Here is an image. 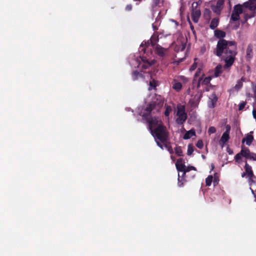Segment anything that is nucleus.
Masks as SVG:
<instances>
[{"mask_svg":"<svg viewBox=\"0 0 256 256\" xmlns=\"http://www.w3.org/2000/svg\"><path fill=\"white\" fill-rule=\"evenodd\" d=\"M158 82L154 79H152V78H151V80H150V84H149V86H150V88H149V90H155L156 89V87L158 86Z\"/></svg>","mask_w":256,"mask_h":256,"instance_id":"obj_24","label":"nucleus"},{"mask_svg":"<svg viewBox=\"0 0 256 256\" xmlns=\"http://www.w3.org/2000/svg\"><path fill=\"white\" fill-rule=\"evenodd\" d=\"M219 182V178L218 174L217 173H214V176H213V184L214 186L217 185Z\"/></svg>","mask_w":256,"mask_h":256,"instance_id":"obj_34","label":"nucleus"},{"mask_svg":"<svg viewBox=\"0 0 256 256\" xmlns=\"http://www.w3.org/2000/svg\"><path fill=\"white\" fill-rule=\"evenodd\" d=\"M194 152V148L191 144L188 145L187 154L188 156L191 155Z\"/></svg>","mask_w":256,"mask_h":256,"instance_id":"obj_36","label":"nucleus"},{"mask_svg":"<svg viewBox=\"0 0 256 256\" xmlns=\"http://www.w3.org/2000/svg\"><path fill=\"white\" fill-rule=\"evenodd\" d=\"M224 4H222V2H217L216 5L211 6V8L214 12L216 14L220 15L224 8Z\"/></svg>","mask_w":256,"mask_h":256,"instance_id":"obj_10","label":"nucleus"},{"mask_svg":"<svg viewBox=\"0 0 256 256\" xmlns=\"http://www.w3.org/2000/svg\"><path fill=\"white\" fill-rule=\"evenodd\" d=\"M182 88V84L180 82H175L172 84V88L176 92H180Z\"/></svg>","mask_w":256,"mask_h":256,"instance_id":"obj_26","label":"nucleus"},{"mask_svg":"<svg viewBox=\"0 0 256 256\" xmlns=\"http://www.w3.org/2000/svg\"><path fill=\"white\" fill-rule=\"evenodd\" d=\"M152 48L154 50L156 54L160 57L164 58L168 54V49L162 47L160 44H157L154 48Z\"/></svg>","mask_w":256,"mask_h":256,"instance_id":"obj_8","label":"nucleus"},{"mask_svg":"<svg viewBox=\"0 0 256 256\" xmlns=\"http://www.w3.org/2000/svg\"><path fill=\"white\" fill-rule=\"evenodd\" d=\"M132 9V6L131 4H128L126 7V10L128 11H130Z\"/></svg>","mask_w":256,"mask_h":256,"instance_id":"obj_46","label":"nucleus"},{"mask_svg":"<svg viewBox=\"0 0 256 256\" xmlns=\"http://www.w3.org/2000/svg\"><path fill=\"white\" fill-rule=\"evenodd\" d=\"M252 116L254 118L256 119V108L252 110Z\"/></svg>","mask_w":256,"mask_h":256,"instance_id":"obj_49","label":"nucleus"},{"mask_svg":"<svg viewBox=\"0 0 256 256\" xmlns=\"http://www.w3.org/2000/svg\"><path fill=\"white\" fill-rule=\"evenodd\" d=\"M252 46L251 44L248 45L246 49V58L250 59L253 56Z\"/></svg>","mask_w":256,"mask_h":256,"instance_id":"obj_22","label":"nucleus"},{"mask_svg":"<svg viewBox=\"0 0 256 256\" xmlns=\"http://www.w3.org/2000/svg\"><path fill=\"white\" fill-rule=\"evenodd\" d=\"M212 12L208 8H205L203 14V17L206 22H209L211 18Z\"/></svg>","mask_w":256,"mask_h":256,"instance_id":"obj_17","label":"nucleus"},{"mask_svg":"<svg viewBox=\"0 0 256 256\" xmlns=\"http://www.w3.org/2000/svg\"><path fill=\"white\" fill-rule=\"evenodd\" d=\"M132 78L134 80H138L140 78H143V75L142 73L137 70H134L132 74Z\"/></svg>","mask_w":256,"mask_h":256,"instance_id":"obj_23","label":"nucleus"},{"mask_svg":"<svg viewBox=\"0 0 256 256\" xmlns=\"http://www.w3.org/2000/svg\"><path fill=\"white\" fill-rule=\"evenodd\" d=\"M228 2L230 3V0H228Z\"/></svg>","mask_w":256,"mask_h":256,"instance_id":"obj_60","label":"nucleus"},{"mask_svg":"<svg viewBox=\"0 0 256 256\" xmlns=\"http://www.w3.org/2000/svg\"><path fill=\"white\" fill-rule=\"evenodd\" d=\"M159 40V37L158 32H154L150 40L147 42H143L140 47V51H144V53H146V48L150 44L152 48H154L156 45L158 44L157 43Z\"/></svg>","mask_w":256,"mask_h":256,"instance_id":"obj_3","label":"nucleus"},{"mask_svg":"<svg viewBox=\"0 0 256 256\" xmlns=\"http://www.w3.org/2000/svg\"><path fill=\"white\" fill-rule=\"evenodd\" d=\"M172 108L170 106H168L166 108V110L164 112V114L166 116H168L170 115V112H172Z\"/></svg>","mask_w":256,"mask_h":256,"instance_id":"obj_38","label":"nucleus"},{"mask_svg":"<svg viewBox=\"0 0 256 256\" xmlns=\"http://www.w3.org/2000/svg\"><path fill=\"white\" fill-rule=\"evenodd\" d=\"M222 66L220 64H218L216 66L214 70V76L215 77H218L222 73Z\"/></svg>","mask_w":256,"mask_h":256,"instance_id":"obj_25","label":"nucleus"},{"mask_svg":"<svg viewBox=\"0 0 256 256\" xmlns=\"http://www.w3.org/2000/svg\"><path fill=\"white\" fill-rule=\"evenodd\" d=\"M254 140V136L251 134H248L246 137L242 140V143L246 142L248 146H250Z\"/></svg>","mask_w":256,"mask_h":256,"instance_id":"obj_16","label":"nucleus"},{"mask_svg":"<svg viewBox=\"0 0 256 256\" xmlns=\"http://www.w3.org/2000/svg\"><path fill=\"white\" fill-rule=\"evenodd\" d=\"M244 7L248 8L250 10H256V5L254 2H248L244 4Z\"/></svg>","mask_w":256,"mask_h":256,"instance_id":"obj_19","label":"nucleus"},{"mask_svg":"<svg viewBox=\"0 0 256 256\" xmlns=\"http://www.w3.org/2000/svg\"><path fill=\"white\" fill-rule=\"evenodd\" d=\"M175 152L176 154L179 156H182V148L180 146H177L175 148Z\"/></svg>","mask_w":256,"mask_h":256,"instance_id":"obj_33","label":"nucleus"},{"mask_svg":"<svg viewBox=\"0 0 256 256\" xmlns=\"http://www.w3.org/2000/svg\"><path fill=\"white\" fill-rule=\"evenodd\" d=\"M151 134L156 140H158L162 143H165L168 140V132L163 124H160L154 128V130H152Z\"/></svg>","mask_w":256,"mask_h":256,"instance_id":"obj_2","label":"nucleus"},{"mask_svg":"<svg viewBox=\"0 0 256 256\" xmlns=\"http://www.w3.org/2000/svg\"><path fill=\"white\" fill-rule=\"evenodd\" d=\"M248 183L250 186H252V184H255L256 183V176L254 174V177L248 176Z\"/></svg>","mask_w":256,"mask_h":256,"instance_id":"obj_32","label":"nucleus"},{"mask_svg":"<svg viewBox=\"0 0 256 256\" xmlns=\"http://www.w3.org/2000/svg\"><path fill=\"white\" fill-rule=\"evenodd\" d=\"M205 90L206 91V92H207V91H208V90H208V88L206 86V87L205 88V90Z\"/></svg>","mask_w":256,"mask_h":256,"instance_id":"obj_55","label":"nucleus"},{"mask_svg":"<svg viewBox=\"0 0 256 256\" xmlns=\"http://www.w3.org/2000/svg\"><path fill=\"white\" fill-rule=\"evenodd\" d=\"M228 152L229 153V154H232V150L228 151Z\"/></svg>","mask_w":256,"mask_h":256,"instance_id":"obj_56","label":"nucleus"},{"mask_svg":"<svg viewBox=\"0 0 256 256\" xmlns=\"http://www.w3.org/2000/svg\"><path fill=\"white\" fill-rule=\"evenodd\" d=\"M210 100L212 104V108L215 107L216 102L218 100V98L216 94L214 93L212 94V95L211 96Z\"/></svg>","mask_w":256,"mask_h":256,"instance_id":"obj_29","label":"nucleus"},{"mask_svg":"<svg viewBox=\"0 0 256 256\" xmlns=\"http://www.w3.org/2000/svg\"><path fill=\"white\" fill-rule=\"evenodd\" d=\"M246 175V172H242V178H244Z\"/></svg>","mask_w":256,"mask_h":256,"instance_id":"obj_53","label":"nucleus"},{"mask_svg":"<svg viewBox=\"0 0 256 256\" xmlns=\"http://www.w3.org/2000/svg\"><path fill=\"white\" fill-rule=\"evenodd\" d=\"M225 0H217V2H221L222 4H224Z\"/></svg>","mask_w":256,"mask_h":256,"instance_id":"obj_54","label":"nucleus"},{"mask_svg":"<svg viewBox=\"0 0 256 256\" xmlns=\"http://www.w3.org/2000/svg\"><path fill=\"white\" fill-rule=\"evenodd\" d=\"M196 146L198 148L202 149L204 146V144H203L202 140H198L196 144Z\"/></svg>","mask_w":256,"mask_h":256,"instance_id":"obj_40","label":"nucleus"},{"mask_svg":"<svg viewBox=\"0 0 256 256\" xmlns=\"http://www.w3.org/2000/svg\"><path fill=\"white\" fill-rule=\"evenodd\" d=\"M196 136V132L194 130H190L187 131L184 136V139L188 140L192 137Z\"/></svg>","mask_w":256,"mask_h":256,"instance_id":"obj_20","label":"nucleus"},{"mask_svg":"<svg viewBox=\"0 0 256 256\" xmlns=\"http://www.w3.org/2000/svg\"><path fill=\"white\" fill-rule=\"evenodd\" d=\"M230 139V134L223 133L220 141L219 144L222 146H223L224 144L229 140Z\"/></svg>","mask_w":256,"mask_h":256,"instance_id":"obj_15","label":"nucleus"},{"mask_svg":"<svg viewBox=\"0 0 256 256\" xmlns=\"http://www.w3.org/2000/svg\"><path fill=\"white\" fill-rule=\"evenodd\" d=\"M176 166L177 170L179 172H184V169H186V166L182 158H180L177 160Z\"/></svg>","mask_w":256,"mask_h":256,"instance_id":"obj_11","label":"nucleus"},{"mask_svg":"<svg viewBox=\"0 0 256 256\" xmlns=\"http://www.w3.org/2000/svg\"><path fill=\"white\" fill-rule=\"evenodd\" d=\"M152 28L154 30H158V28L154 24H152Z\"/></svg>","mask_w":256,"mask_h":256,"instance_id":"obj_51","label":"nucleus"},{"mask_svg":"<svg viewBox=\"0 0 256 256\" xmlns=\"http://www.w3.org/2000/svg\"><path fill=\"white\" fill-rule=\"evenodd\" d=\"M178 185L179 187H182L184 186V182H186V180L184 179H182L181 180L180 179V175L178 174Z\"/></svg>","mask_w":256,"mask_h":256,"instance_id":"obj_39","label":"nucleus"},{"mask_svg":"<svg viewBox=\"0 0 256 256\" xmlns=\"http://www.w3.org/2000/svg\"><path fill=\"white\" fill-rule=\"evenodd\" d=\"M202 78H200L198 80L197 84V88H198L200 87V84H202Z\"/></svg>","mask_w":256,"mask_h":256,"instance_id":"obj_45","label":"nucleus"},{"mask_svg":"<svg viewBox=\"0 0 256 256\" xmlns=\"http://www.w3.org/2000/svg\"><path fill=\"white\" fill-rule=\"evenodd\" d=\"M246 102H242L239 104H238V110L240 111L242 110L245 107L246 105Z\"/></svg>","mask_w":256,"mask_h":256,"instance_id":"obj_37","label":"nucleus"},{"mask_svg":"<svg viewBox=\"0 0 256 256\" xmlns=\"http://www.w3.org/2000/svg\"><path fill=\"white\" fill-rule=\"evenodd\" d=\"M213 182V176L212 175L208 176L206 179V185L207 186H210L212 182Z\"/></svg>","mask_w":256,"mask_h":256,"instance_id":"obj_30","label":"nucleus"},{"mask_svg":"<svg viewBox=\"0 0 256 256\" xmlns=\"http://www.w3.org/2000/svg\"><path fill=\"white\" fill-rule=\"evenodd\" d=\"M238 26H239V24H238V26H236L234 28H235V29H236V28H238Z\"/></svg>","mask_w":256,"mask_h":256,"instance_id":"obj_58","label":"nucleus"},{"mask_svg":"<svg viewBox=\"0 0 256 256\" xmlns=\"http://www.w3.org/2000/svg\"><path fill=\"white\" fill-rule=\"evenodd\" d=\"M244 168L248 176H250L254 177V172L252 170V168L251 166L249 165L246 162Z\"/></svg>","mask_w":256,"mask_h":256,"instance_id":"obj_18","label":"nucleus"},{"mask_svg":"<svg viewBox=\"0 0 256 256\" xmlns=\"http://www.w3.org/2000/svg\"><path fill=\"white\" fill-rule=\"evenodd\" d=\"M212 80L210 76L206 77L204 79L202 78V84H204L208 86L210 84V82Z\"/></svg>","mask_w":256,"mask_h":256,"instance_id":"obj_31","label":"nucleus"},{"mask_svg":"<svg viewBox=\"0 0 256 256\" xmlns=\"http://www.w3.org/2000/svg\"><path fill=\"white\" fill-rule=\"evenodd\" d=\"M165 146L168 148V151L170 154L173 153L172 150V147L170 146H168L167 144H165Z\"/></svg>","mask_w":256,"mask_h":256,"instance_id":"obj_47","label":"nucleus"},{"mask_svg":"<svg viewBox=\"0 0 256 256\" xmlns=\"http://www.w3.org/2000/svg\"><path fill=\"white\" fill-rule=\"evenodd\" d=\"M230 126L229 124H227L226 126V131L224 132V133L230 134Z\"/></svg>","mask_w":256,"mask_h":256,"instance_id":"obj_44","label":"nucleus"},{"mask_svg":"<svg viewBox=\"0 0 256 256\" xmlns=\"http://www.w3.org/2000/svg\"><path fill=\"white\" fill-rule=\"evenodd\" d=\"M192 170H196V168L195 167L193 166H188V167H186V169H184V172H183L182 176H184L186 174V172H190V171Z\"/></svg>","mask_w":256,"mask_h":256,"instance_id":"obj_35","label":"nucleus"},{"mask_svg":"<svg viewBox=\"0 0 256 256\" xmlns=\"http://www.w3.org/2000/svg\"><path fill=\"white\" fill-rule=\"evenodd\" d=\"M201 71H202V69L200 68H198L197 70L194 74V78H196L197 77L200 76V74L201 73Z\"/></svg>","mask_w":256,"mask_h":256,"instance_id":"obj_43","label":"nucleus"},{"mask_svg":"<svg viewBox=\"0 0 256 256\" xmlns=\"http://www.w3.org/2000/svg\"><path fill=\"white\" fill-rule=\"evenodd\" d=\"M237 53V43L234 40L218 41L214 50V54L216 56H223L226 68H229L233 64Z\"/></svg>","mask_w":256,"mask_h":256,"instance_id":"obj_1","label":"nucleus"},{"mask_svg":"<svg viewBox=\"0 0 256 256\" xmlns=\"http://www.w3.org/2000/svg\"><path fill=\"white\" fill-rule=\"evenodd\" d=\"M218 24H219L218 18H214L212 19V20L210 22V28L212 30H214L218 26Z\"/></svg>","mask_w":256,"mask_h":256,"instance_id":"obj_21","label":"nucleus"},{"mask_svg":"<svg viewBox=\"0 0 256 256\" xmlns=\"http://www.w3.org/2000/svg\"><path fill=\"white\" fill-rule=\"evenodd\" d=\"M214 36L218 39V41L222 40H226L224 38L226 36V33L225 32L220 30H216L214 32Z\"/></svg>","mask_w":256,"mask_h":256,"instance_id":"obj_12","label":"nucleus"},{"mask_svg":"<svg viewBox=\"0 0 256 256\" xmlns=\"http://www.w3.org/2000/svg\"><path fill=\"white\" fill-rule=\"evenodd\" d=\"M156 140V142L157 145H158L160 148L162 149H163L162 145L160 144V142H159L158 141H157V140Z\"/></svg>","mask_w":256,"mask_h":256,"instance_id":"obj_48","label":"nucleus"},{"mask_svg":"<svg viewBox=\"0 0 256 256\" xmlns=\"http://www.w3.org/2000/svg\"><path fill=\"white\" fill-rule=\"evenodd\" d=\"M242 156L244 157V153L242 152V150L240 152L234 156L236 162H239Z\"/></svg>","mask_w":256,"mask_h":256,"instance_id":"obj_27","label":"nucleus"},{"mask_svg":"<svg viewBox=\"0 0 256 256\" xmlns=\"http://www.w3.org/2000/svg\"><path fill=\"white\" fill-rule=\"evenodd\" d=\"M252 158V160H256V154L254 153Z\"/></svg>","mask_w":256,"mask_h":256,"instance_id":"obj_50","label":"nucleus"},{"mask_svg":"<svg viewBox=\"0 0 256 256\" xmlns=\"http://www.w3.org/2000/svg\"><path fill=\"white\" fill-rule=\"evenodd\" d=\"M145 119L148 123V128L150 131V133L152 132V130H154V128L160 124H163L162 122L155 116L152 117V116H150Z\"/></svg>","mask_w":256,"mask_h":256,"instance_id":"obj_4","label":"nucleus"},{"mask_svg":"<svg viewBox=\"0 0 256 256\" xmlns=\"http://www.w3.org/2000/svg\"><path fill=\"white\" fill-rule=\"evenodd\" d=\"M252 133H253V132H250V134H252Z\"/></svg>","mask_w":256,"mask_h":256,"instance_id":"obj_59","label":"nucleus"},{"mask_svg":"<svg viewBox=\"0 0 256 256\" xmlns=\"http://www.w3.org/2000/svg\"><path fill=\"white\" fill-rule=\"evenodd\" d=\"M194 3H193L192 4V10L191 12V17L193 22L195 23H197L201 16V12L200 9L194 8Z\"/></svg>","mask_w":256,"mask_h":256,"instance_id":"obj_9","label":"nucleus"},{"mask_svg":"<svg viewBox=\"0 0 256 256\" xmlns=\"http://www.w3.org/2000/svg\"><path fill=\"white\" fill-rule=\"evenodd\" d=\"M176 114L178 116L176 120V123L178 124H183L187 119V114L185 112V108L184 106L178 108Z\"/></svg>","mask_w":256,"mask_h":256,"instance_id":"obj_5","label":"nucleus"},{"mask_svg":"<svg viewBox=\"0 0 256 256\" xmlns=\"http://www.w3.org/2000/svg\"><path fill=\"white\" fill-rule=\"evenodd\" d=\"M242 12V8L240 4L236 5L234 6L232 12L230 19L233 21H236L240 19V14Z\"/></svg>","mask_w":256,"mask_h":256,"instance_id":"obj_6","label":"nucleus"},{"mask_svg":"<svg viewBox=\"0 0 256 256\" xmlns=\"http://www.w3.org/2000/svg\"><path fill=\"white\" fill-rule=\"evenodd\" d=\"M154 104H150L145 109L146 112L144 113L142 116L145 118L150 117L152 111L154 108Z\"/></svg>","mask_w":256,"mask_h":256,"instance_id":"obj_13","label":"nucleus"},{"mask_svg":"<svg viewBox=\"0 0 256 256\" xmlns=\"http://www.w3.org/2000/svg\"><path fill=\"white\" fill-rule=\"evenodd\" d=\"M197 60V58H194V63L192 65V66H190V71H193L194 70H195L197 67V64H196V60Z\"/></svg>","mask_w":256,"mask_h":256,"instance_id":"obj_42","label":"nucleus"},{"mask_svg":"<svg viewBox=\"0 0 256 256\" xmlns=\"http://www.w3.org/2000/svg\"><path fill=\"white\" fill-rule=\"evenodd\" d=\"M202 96V92H198L194 98L190 100L189 103L190 106L194 108L198 107Z\"/></svg>","mask_w":256,"mask_h":256,"instance_id":"obj_7","label":"nucleus"},{"mask_svg":"<svg viewBox=\"0 0 256 256\" xmlns=\"http://www.w3.org/2000/svg\"><path fill=\"white\" fill-rule=\"evenodd\" d=\"M242 152L244 153V157L246 158L252 160L254 152H250V150L244 146H242Z\"/></svg>","mask_w":256,"mask_h":256,"instance_id":"obj_14","label":"nucleus"},{"mask_svg":"<svg viewBox=\"0 0 256 256\" xmlns=\"http://www.w3.org/2000/svg\"><path fill=\"white\" fill-rule=\"evenodd\" d=\"M250 2H256V0H250Z\"/></svg>","mask_w":256,"mask_h":256,"instance_id":"obj_57","label":"nucleus"},{"mask_svg":"<svg viewBox=\"0 0 256 256\" xmlns=\"http://www.w3.org/2000/svg\"><path fill=\"white\" fill-rule=\"evenodd\" d=\"M216 132V128L214 126H210L208 130V133L210 135Z\"/></svg>","mask_w":256,"mask_h":256,"instance_id":"obj_41","label":"nucleus"},{"mask_svg":"<svg viewBox=\"0 0 256 256\" xmlns=\"http://www.w3.org/2000/svg\"><path fill=\"white\" fill-rule=\"evenodd\" d=\"M243 78L237 82V84H236L234 86V88L236 90H240L242 86L243 85Z\"/></svg>","mask_w":256,"mask_h":256,"instance_id":"obj_28","label":"nucleus"},{"mask_svg":"<svg viewBox=\"0 0 256 256\" xmlns=\"http://www.w3.org/2000/svg\"><path fill=\"white\" fill-rule=\"evenodd\" d=\"M214 168V166L213 164H211V170H210V172H211V171L213 170Z\"/></svg>","mask_w":256,"mask_h":256,"instance_id":"obj_52","label":"nucleus"}]
</instances>
